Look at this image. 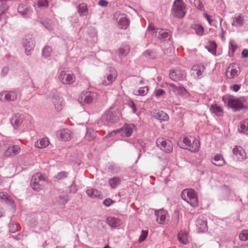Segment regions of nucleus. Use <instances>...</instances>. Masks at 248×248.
Masks as SVG:
<instances>
[{"label": "nucleus", "mask_w": 248, "mask_h": 248, "mask_svg": "<svg viewBox=\"0 0 248 248\" xmlns=\"http://www.w3.org/2000/svg\"><path fill=\"white\" fill-rule=\"evenodd\" d=\"M203 16H204V18H205L207 20V21H208L209 24L210 26L213 25L212 24V22H213V20L212 19V16H211L209 15H208L206 13H205L203 15Z\"/></svg>", "instance_id": "obj_55"}, {"label": "nucleus", "mask_w": 248, "mask_h": 248, "mask_svg": "<svg viewBox=\"0 0 248 248\" xmlns=\"http://www.w3.org/2000/svg\"><path fill=\"white\" fill-rule=\"evenodd\" d=\"M121 118L120 110L116 108L111 107L102 116L101 121L105 125H108L118 122Z\"/></svg>", "instance_id": "obj_1"}, {"label": "nucleus", "mask_w": 248, "mask_h": 248, "mask_svg": "<svg viewBox=\"0 0 248 248\" xmlns=\"http://www.w3.org/2000/svg\"><path fill=\"white\" fill-rule=\"evenodd\" d=\"M59 79L64 84H71L75 81V78L73 74L62 71L59 74Z\"/></svg>", "instance_id": "obj_11"}, {"label": "nucleus", "mask_w": 248, "mask_h": 248, "mask_svg": "<svg viewBox=\"0 0 248 248\" xmlns=\"http://www.w3.org/2000/svg\"><path fill=\"white\" fill-rule=\"evenodd\" d=\"M96 93L94 92H86L83 93L78 98L79 101H84L87 104H90L96 99Z\"/></svg>", "instance_id": "obj_17"}, {"label": "nucleus", "mask_w": 248, "mask_h": 248, "mask_svg": "<svg viewBox=\"0 0 248 248\" xmlns=\"http://www.w3.org/2000/svg\"><path fill=\"white\" fill-rule=\"evenodd\" d=\"M181 148L187 149L192 152H197L199 150L200 143L198 140L194 137H185L178 142Z\"/></svg>", "instance_id": "obj_2"}, {"label": "nucleus", "mask_w": 248, "mask_h": 248, "mask_svg": "<svg viewBox=\"0 0 248 248\" xmlns=\"http://www.w3.org/2000/svg\"><path fill=\"white\" fill-rule=\"evenodd\" d=\"M240 73V68L238 64L236 63H232L228 67L226 74L229 78H234L236 77Z\"/></svg>", "instance_id": "obj_13"}, {"label": "nucleus", "mask_w": 248, "mask_h": 248, "mask_svg": "<svg viewBox=\"0 0 248 248\" xmlns=\"http://www.w3.org/2000/svg\"><path fill=\"white\" fill-rule=\"evenodd\" d=\"M242 56L243 58L248 57V49H244L242 52Z\"/></svg>", "instance_id": "obj_64"}, {"label": "nucleus", "mask_w": 248, "mask_h": 248, "mask_svg": "<svg viewBox=\"0 0 248 248\" xmlns=\"http://www.w3.org/2000/svg\"><path fill=\"white\" fill-rule=\"evenodd\" d=\"M241 85L240 84H234L230 87V89L235 92H238L241 88Z\"/></svg>", "instance_id": "obj_61"}, {"label": "nucleus", "mask_w": 248, "mask_h": 248, "mask_svg": "<svg viewBox=\"0 0 248 248\" xmlns=\"http://www.w3.org/2000/svg\"><path fill=\"white\" fill-rule=\"evenodd\" d=\"M68 173L65 171H62L57 174L56 178L58 179H63L67 176Z\"/></svg>", "instance_id": "obj_52"}, {"label": "nucleus", "mask_w": 248, "mask_h": 248, "mask_svg": "<svg viewBox=\"0 0 248 248\" xmlns=\"http://www.w3.org/2000/svg\"><path fill=\"white\" fill-rule=\"evenodd\" d=\"M165 91L161 89L155 90V94L156 97H159L161 95H163L165 94Z\"/></svg>", "instance_id": "obj_56"}, {"label": "nucleus", "mask_w": 248, "mask_h": 248, "mask_svg": "<svg viewBox=\"0 0 248 248\" xmlns=\"http://www.w3.org/2000/svg\"><path fill=\"white\" fill-rule=\"evenodd\" d=\"M217 47V44L213 41H209L205 46V48L208 50V51L213 55L216 54Z\"/></svg>", "instance_id": "obj_35"}, {"label": "nucleus", "mask_w": 248, "mask_h": 248, "mask_svg": "<svg viewBox=\"0 0 248 248\" xmlns=\"http://www.w3.org/2000/svg\"><path fill=\"white\" fill-rule=\"evenodd\" d=\"M157 146L165 153L169 154L172 152L173 145L171 141L168 139L158 138L156 141Z\"/></svg>", "instance_id": "obj_8"}, {"label": "nucleus", "mask_w": 248, "mask_h": 248, "mask_svg": "<svg viewBox=\"0 0 248 248\" xmlns=\"http://www.w3.org/2000/svg\"><path fill=\"white\" fill-rule=\"evenodd\" d=\"M229 44H230V46H229L230 50H231L232 51V52L233 53L235 51V50L237 49V46L236 44V43H235V42L232 40H231L230 41Z\"/></svg>", "instance_id": "obj_48"}, {"label": "nucleus", "mask_w": 248, "mask_h": 248, "mask_svg": "<svg viewBox=\"0 0 248 248\" xmlns=\"http://www.w3.org/2000/svg\"><path fill=\"white\" fill-rule=\"evenodd\" d=\"M68 201L67 196H60L59 202L60 204L64 205Z\"/></svg>", "instance_id": "obj_53"}, {"label": "nucleus", "mask_w": 248, "mask_h": 248, "mask_svg": "<svg viewBox=\"0 0 248 248\" xmlns=\"http://www.w3.org/2000/svg\"><path fill=\"white\" fill-rule=\"evenodd\" d=\"M114 202L110 198H107L103 201V204L107 207H109L112 205Z\"/></svg>", "instance_id": "obj_54"}, {"label": "nucleus", "mask_w": 248, "mask_h": 248, "mask_svg": "<svg viewBox=\"0 0 248 248\" xmlns=\"http://www.w3.org/2000/svg\"><path fill=\"white\" fill-rule=\"evenodd\" d=\"M52 52V48L49 46H46L42 50V55L44 57L47 58L50 56Z\"/></svg>", "instance_id": "obj_44"}, {"label": "nucleus", "mask_w": 248, "mask_h": 248, "mask_svg": "<svg viewBox=\"0 0 248 248\" xmlns=\"http://www.w3.org/2000/svg\"><path fill=\"white\" fill-rule=\"evenodd\" d=\"M46 178L41 173H37L32 176L31 185L33 190L39 191L43 188Z\"/></svg>", "instance_id": "obj_6"}, {"label": "nucleus", "mask_w": 248, "mask_h": 248, "mask_svg": "<svg viewBox=\"0 0 248 248\" xmlns=\"http://www.w3.org/2000/svg\"><path fill=\"white\" fill-rule=\"evenodd\" d=\"M98 4L100 6L105 7L108 6V2L106 0H100Z\"/></svg>", "instance_id": "obj_63"}, {"label": "nucleus", "mask_w": 248, "mask_h": 248, "mask_svg": "<svg viewBox=\"0 0 248 248\" xmlns=\"http://www.w3.org/2000/svg\"><path fill=\"white\" fill-rule=\"evenodd\" d=\"M22 43L25 48L26 54L30 55L31 51L32 50L34 47V40L32 38L27 37L23 40Z\"/></svg>", "instance_id": "obj_18"}, {"label": "nucleus", "mask_w": 248, "mask_h": 248, "mask_svg": "<svg viewBox=\"0 0 248 248\" xmlns=\"http://www.w3.org/2000/svg\"><path fill=\"white\" fill-rule=\"evenodd\" d=\"M86 193L88 196L91 198L98 197L100 195V191L94 188L88 189L86 191Z\"/></svg>", "instance_id": "obj_42"}, {"label": "nucleus", "mask_w": 248, "mask_h": 248, "mask_svg": "<svg viewBox=\"0 0 248 248\" xmlns=\"http://www.w3.org/2000/svg\"><path fill=\"white\" fill-rule=\"evenodd\" d=\"M239 238L241 241H246L248 240V230H243L239 234Z\"/></svg>", "instance_id": "obj_46"}, {"label": "nucleus", "mask_w": 248, "mask_h": 248, "mask_svg": "<svg viewBox=\"0 0 248 248\" xmlns=\"http://www.w3.org/2000/svg\"><path fill=\"white\" fill-rule=\"evenodd\" d=\"M205 68L203 65L196 64L193 66L191 69L192 75L196 78H201Z\"/></svg>", "instance_id": "obj_21"}, {"label": "nucleus", "mask_w": 248, "mask_h": 248, "mask_svg": "<svg viewBox=\"0 0 248 248\" xmlns=\"http://www.w3.org/2000/svg\"><path fill=\"white\" fill-rule=\"evenodd\" d=\"M57 136L62 141H68L72 138V133L70 130L68 129H62L57 132Z\"/></svg>", "instance_id": "obj_23"}, {"label": "nucleus", "mask_w": 248, "mask_h": 248, "mask_svg": "<svg viewBox=\"0 0 248 248\" xmlns=\"http://www.w3.org/2000/svg\"><path fill=\"white\" fill-rule=\"evenodd\" d=\"M96 132L92 128H87L85 139L88 141H92L96 137Z\"/></svg>", "instance_id": "obj_37"}, {"label": "nucleus", "mask_w": 248, "mask_h": 248, "mask_svg": "<svg viewBox=\"0 0 248 248\" xmlns=\"http://www.w3.org/2000/svg\"><path fill=\"white\" fill-rule=\"evenodd\" d=\"M121 180L118 177H114L108 180V184L112 189L116 188L120 184Z\"/></svg>", "instance_id": "obj_36"}, {"label": "nucleus", "mask_w": 248, "mask_h": 248, "mask_svg": "<svg viewBox=\"0 0 248 248\" xmlns=\"http://www.w3.org/2000/svg\"><path fill=\"white\" fill-rule=\"evenodd\" d=\"M49 144L47 138H43L39 139L35 143V146L37 148L42 149L47 147Z\"/></svg>", "instance_id": "obj_30"}, {"label": "nucleus", "mask_w": 248, "mask_h": 248, "mask_svg": "<svg viewBox=\"0 0 248 248\" xmlns=\"http://www.w3.org/2000/svg\"><path fill=\"white\" fill-rule=\"evenodd\" d=\"M182 198L189 203L191 206L196 207L198 205V200L196 192L192 189H186L181 193Z\"/></svg>", "instance_id": "obj_5"}, {"label": "nucleus", "mask_w": 248, "mask_h": 248, "mask_svg": "<svg viewBox=\"0 0 248 248\" xmlns=\"http://www.w3.org/2000/svg\"><path fill=\"white\" fill-rule=\"evenodd\" d=\"M212 162L217 166H222L225 164V160L220 154L216 155L212 159Z\"/></svg>", "instance_id": "obj_29"}, {"label": "nucleus", "mask_w": 248, "mask_h": 248, "mask_svg": "<svg viewBox=\"0 0 248 248\" xmlns=\"http://www.w3.org/2000/svg\"><path fill=\"white\" fill-rule=\"evenodd\" d=\"M178 240L184 245H186L189 242L188 233L185 231H181L178 233Z\"/></svg>", "instance_id": "obj_32"}, {"label": "nucleus", "mask_w": 248, "mask_h": 248, "mask_svg": "<svg viewBox=\"0 0 248 248\" xmlns=\"http://www.w3.org/2000/svg\"><path fill=\"white\" fill-rule=\"evenodd\" d=\"M37 5L39 7H47L48 5V2L47 0H38Z\"/></svg>", "instance_id": "obj_49"}, {"label": "nucleus", "mask_w": 248, "mask_h": 248, "mask_svg": "<svg viewBox=\"0 0 248 248\" xmlns=\"http://www.w3.org/2000/svg\"><path fill=\"white\" fill-rule=\"evenodd\" d=\"M51 102L56 111L59 112L63 109L64 106V99L60 95H54L52 98Z\"/></svg>", "instance_id": "obj_15"}, {"label": "nucleus", "mask_w": 248, "mask_h": 248, "mask_svg": "<svg viewBox=\"0 0 248 248\" xmlns=\"http://www.w3.org/2000/svg\"><path fill=\"white\" fill-rule=\"evenodd\" d=\"M148 30L151 33L160 40H167L170 39V36L168 32L161 29H155L154 26H149Z\"/></svg>", "instance_id": "obj_9"}, {"label": "nucleus", "mask_w": 248, "mask_h": 248, "mask_svg": "<svg viewBox=\"0 0 248 248\" xmlns=\"http://www.w3.org/2000/svg\"><path fill=\"white\" fill-rule=\"evenodd\" d=\"M23 121V115L17 113L14 114L11 119V123L15 129L17 128L22 124Z\"/></svg>", "instance_id": "obj_24"}, {"label": "nucleus", "mask_w": 248, "mask_h": 248, "mask_svg": "<svg viewBox=\"0 0 248 248\" xmlns=\"http://www.w3.org/2000/svg\"><path fill=\"white\" fill-rule=\"evenodd\" d=\"M9 70V68L8 67H4L1 70L0 76L3 77H5L7 75Z\"/></svg>", "instance_id": "obj_58"}, {"label": "nucleus", "mask_w": 248, "mask_h": 248, "mask_svg": "<svg viewBox=\"0 0 248 248\" xmlns=\"http://www.w3.org/2000/svg\"><path fill=\"white\" fill-rule=\"evenodd\" d=\"M130 50L129 46L125 45L120 47L118 49V55L120 57L125 56Z\"/></svg>", "instance_id": "obj_41"}, {"label": "nucleus", "mask_w": 248, "mask_h": 248, "mask_svg": "<svg viewBox=\"0 0 248 248\" xmlns=\"http://www.w3.org/2000/svg\"><path fill=\"white\" fill-rule=\"evenodd\" d=\"M20 151V148L18 145H13L6 148L4 155L7 157L14 156L18 154Z\"/></svg>", "instance_id": "obj_26"}, {"label": "nucleus", "mask_w": 248, "mask_h": 248, "mask_svg": "<svg viewBox=\"0 0 248 248\" xmlns=\"http://www.w3.org/2000/svg\"><path fill=\"white\" fill-rule=\"evenodd\" d=\"M0 199L4 201L7 204L11 205L13 208H15L12 198L7 193L0 192Z\"/></svg>", "instance_id": "obj_33"}, {"label": "nucleus", "mask_w": 248, "mask_h": 248, "mask_svg": "<svg viewBox=\"0 0 248 248\" xmlns=\"http://www.w3.org/2000/svg\"><path fill=\"white\" fill-rule=\"evenodd\" d=\"M232 154L237 161H242L246 158L245 151L241 146H235L232 149Z\"/></svg>", "instance_id": "obj_14"}, {"label": "nucleus", "mask_w": 248, "mask_h": 248, "mask_svg": "<svg viewBox=\"0 0 248 248\" xmlns=\"http://www.w3.org/2000/svg\"><path fill=\"white\" fill-rule=\"evenodd\" d=\"M117 77L116 71L114 70H111L110 73L107 76L101 83V84L107 86L111 84L116 79Z\"/></svg>", "instance_id": "obj_25"}, {"label": "nucleus", "mask_w": 248, "mask_h": 248, "mask_svg": "<svg viewBox=\"0 0 248 248\" xmlns=\"http://www.w3.org/2000/svg\"><path fill=\"white\" fill-rule=\"evenodd\" d=\"M128 105L130 108H131L133 112L135 113L137 111V108L135 103L133 101H131L128 103Z\"/></svg>", "instance_id": "obj_60"}, {"label": "nucleus", "mask_w": 248, "mask_h": 248, "mask_svg": "<svg viewBox=\"0 0 248 248\" xmlns=\"http://www.w3.org/2000/svg\"><path fill=\"white\" fill-rule=\"evenodd\" d=\"M155 117L156 119L159 120V121H167L169 120V116L168 114L162 111H159L157 112L155 115Z\"/></svg>", "instance_id": "obj_40"}, {"label": "nucleus", "mask_w": 248, "mask_h": 248, "mask_svg": "<svg viewBox=\"0 0 248 248\" xmlns=\"http://www.w3.org/2000/svg\"><path fill=\"white\" fill-rule=\"evenodd\" d=\"M9 231L12 233H15L17 231V227L16 224L12 222L9 224Z\"/></svg>", "instance_id": "obj_47"}, {"label": "nucleus", "mask_w": 248, "mask_h": 248, "mask_svg": "<svg viewBox=\"0 0 248 248\" xmlns=\"http://www.w3.org/2000/svg\"><path fill=\"white\" fill-rule=\"evenodd\" d=\"M191 28L195 31L197 35L202 36L203 34L204 28L202 25L198 24H191Z\"/></svg>", "instance_id": "obj_39"}, {"label": "nucleus", "mask_w": 248, "mask_h": 248, "mask_svg": "<svg viewBox=\"0 0 248 248\" xmlns=\"http://www.w3.org/2000/svg\"><path fill=\"white\" fill-rule=\"evenodd\" d=\"M222 101L227 106L233 108L235 111H238L246 108L244 104L245 101L244 97L236 98L233 96H224L222 97Z\"/></svg>", "instance_id": "obj_3"}, {"label": "nucleus", "mask_w": 248, "mask_h": 248, "mask_svg": "<svg viewBox=\"0 0 248 248\" xmlns=\"http://www.w3.org/2000/svg\"><path fill=\"white\" fill-rule=\"evenodd\" d=\"M148 235V231L142 230L141 233L139 237V240L140 242H141L145 240Z\"/></svg>", "instance_id": "obj_50"}, {"label": "nucleus", "mask_w": 248, "mask_h": 248, "mask_svg": "<svg viewBox=\"0 0 248 248\" xmlns=\"http://www.w3.org/2000/svg\"><path fill=\"white\" fill-rule=\"evenodd\" d=\"M196 6L197 7V8L201 10V11H202L203 9H204V5L202 3V2L199 0H197L196 2Z\"/></svg>", "instance_id": "obj_59"}, {"label": "nucleus", "mask_w": 248, "mask_h": 248, "mask_svg": "<svg viewBox=\"0 0 248 248\" xmlns=\"http://www.w3.org/2000/svg\"><path fill=\"white\" fill-rule=\"evenodd\" d=\"M77 9L80 16H86L88 13L87 6L85 3H81L77 6Z\"/></svg>", "instance_id": "obj_38"}, {"label": "nucleus", "mask_w": 248, "mask_h": 248, "mask_svg": "<svg viewBox=\"0 0 248 248\" xmlns=\"http://www.w3.org/2000/svg\"><path fill=\"white\" fill-rule=\"evenodd\" d=\"M156 216L157 222L160 224H163L165 223L167 212L163 209L155 211V213Z\"/></svg>", "instance_id": "obj_27"}, {"label": "nucleus", "mask_w": 248, "mask_h": 248, "mask_svg": "<svg viewBox=\"0 0 248 248\" xmlns=\"http://www.w3.org/2000/svg\"><path fill=\"white\" fill-rule=\"evenodd\" d=\"M167 86L170 88V89L174 93H177L178 91L179 86H176L173 83H168Z\"/></svg>", "instance_id": "obj_51"}, {"label": "nucleus", "mask_w": 248, "mask_h": 248, "mask_svg": "<svg viewBox=\"0 0 248 248\" xmlns=\"http://www.w3.org/2000/svg\"><path fill=\"white\" fill-rule=\"evenodd\" d=\"M106 222L112 228L119 227L121 224V221L120 219L112 217H108L106 219Z\"/></svg>", "instance_id": "obj_28"}, {"label": "nucleus", "mask_w": 248, "mask_h": 248, "mask_svg": "<svg viewBox=\"0 0 248 248\" xmlns=\"http://www.w3.org/2000/svg\"><path fill=\"white\" fill-rule=\"evenodd\" d=\"M169 76L171 79L176 82L184 81L186 79V72L184 69L176 68L170 70Z\"/></svg>", "instance_id": "obj_7"}, {"label": "nucleus", "mask_w": 248, "mask_h": 248, "mask_svg": "<svg viewBox=\"0 0 248 248\" xmlns=\"http://www.w3.org/2000/svg\"><path fill=\"white\" fill-rule=\"evenodd\" d=\"M17 11L19 14L24 18H29L31 15V10L26 4H20L18 5Z\"/></svg>", "instance_id": "obj_20"}, {"label": "nucleus", "mask_w": 248, "mask_h": 248, "mask_svg": "<svg viewBox=\"0 0 248 248\" xmlns=\"http://www.w3.org/2000/svg\"><path fill=\"white\" fill-rule=\"evenodd\" d=\"M114 18L117 21L119 28L124 30L127 28L129 24V20L125 14L116 12L114 15Z\"/></svg>", "instance_id": "obj_10"}, {"label": "nucleus", "mask_w": 248, "mask_h": 248, "mask_svg": "<svg viewBox=\"0 0 248 248\" xmlns=\"http://www.w3.org/2000/svg\"><path fill=\"white\" fill-rule=\"evenodd\" d=\"M238 130L240 133L248 135V119H246L240 123Z\"/></svg>", "instance_id": "obj_34"}, {"label": "nucleus", "mask_w": 248, "mask_h": 248, "mask_svg": "<svg viewBox=\"0 0 248 248\" xmlns=\"http://www.w3.org/2000/svg\"><path fill=\"white\" fill-rule=\"evenodd\" d=\"M152 53H153L152 51H151L150 50H147L143 53V55L146 57L154 58V56H152Z\"/></svg>", "instance_id": "obj_62"}, {"label": "nucleus", "mask_w": 248, "mask_h": 248, "mask_svg": "<svg viewBox=\"0 0 248 248\" xmlns=\"http://www.w3.org/2000/svg\"><path fill=\"white\" fill-rule=\"evenodd\" d=\"M232 26L235 28L242 27L245 24V20L244 16L242 14H236L233 17H232Z\"/></svg>", "instance_id": "obj_16"}, {"label": "nucleus", "mask_w": 248, "mask_h": 248, "mask_svg": "<svg viewBox=\"0 0 248 248\" xmlns=\"http://www.w3.org/2000/svg\"><path fill=\"white\" fill-rule=\"evenodd\" d=\"M17 93L16 91H5L0 93V100L2 101H14L17 99Z\"/></svg>", "instance_id": "obj_12"}, {"label": "nucleus", "mask_w": 248, "mask_h": 248, "mask_svg": "<svg viewBox=\"0 0 248 248\" xmlns=\"http://www.w3.org/2000/svg\"><path fill=\"white\" fill-rule=\"evenodd\" d=\"M177 94H180L184 97H188L189 95V93L186 88L182 86H179Z\"/></svg>", "instance_id": "obj_45"}, {"label": "nucleus", "mask_w": 248, "mask_h": 248, "mask_svg": "<svg viewBox=\"0 0 248 248\" xmlns=\"http://www.w3.org/2000/svg\"><path fill=\"white\" fill-rule=\"evenodd\" d=\"M185 9L186 4L183 0H175L171 9V14L175 17L182 18L186 14Z\"/></svg>", "instance_id": "obj_4"}, {"label": "nucleus", "mask_w": 248, "mask_h": 248, "mask_svg": "<svg viewBox=\"0 0 248 248\" xmlns=\"http://www.w3.org/2000/svg\"><path fill=\"white\" fill-rule=\"evenodd\" d=\"M149 88L148 86L140 87L138 91L134 92V94L136 95L144 96L148 92Z\"/></svg>", "instance_id": "obj_43"}, {"label": "nucleus", "mask_w": 248, "mask_h": 248, "mask_svg": "<svg viewBox=\"0 0 248 248\" xmlns=\"http://www.w3.org/2000/svg\"><path fill=\"white\" fill-rule=\"evenodd\" d=\"M117 134H120V133H119V129H116V130H113L110 132H109L105 137V138L106 139H107V138H110V137H113L114 135Z\"/></svg>", "instance_id": "obj_57"}, {"label": "nucleus", "mask_w": 248, "mask_h": 248, "mask_svg": "<svg viewBox=\"0 0 248 248\" xmlns=\"http://www.w3.org/2000/svg\"><path fill=\"white\" fill-rule=\"evenodd\" d=\"M210 110L212 113L217 116H221L223 114L222 108L216 104H212L210 108Z\"/></svg>", "instance_id": "obj_31"}, {"label": "nucleus", "mask_w": 248, "mask_h": 248, "mask_svg": "<svg viewBox=\"0 0 248 248\" xmlns=\"http://www.w3.org/2000/svg\"><path fill=\"white\" fill-rule=\"evenodd\" d=\"M196 225L199 232H204L207 230V221L203 216L198 217L196 221Z\"/></svg>", "instance_id": "obj_22"}, {"label": "nucleus", "mask_w": 248, "mask_h": 248, "mask_svg": "<svg viewBox=\"0 0 248 248\" xmlns=\"http://www.w3.org/2000/svg\"><path fill=\"white\" fill-rule=\"evenodd\" d=\"M135 125L133 124H125L119 129L120 135L123 137H130L133 133Z\"/></svg>", "instance_id": "obj_19"}]
</instances>
